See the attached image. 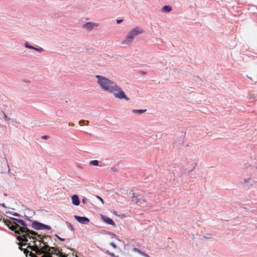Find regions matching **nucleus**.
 <instances>
[{"label":"nucleus","instance_id":"obj_1","mask_svg":"<svg viewBox=\"0 0 257 257\" xmlns=\"http://www.w3.org/2000/svg\"><path fill=\"white\" fill-rule=\"evenodd\" d=\"M3 222L5 225H7L11 230L14 231L16 234H18L19 235L17 236V239L19 241L25 242V243H20V248L22 250V246H25L28 241L29 239H32L31 242H33L35 243L34 241L37 240V235H38L36 232L29 230L28 228H20L16 224H13L8 220L4 218Z\"/></svg>","mask_w":257,"mask_h":257},{"label":"nucleus","instance_id":"obj_2","mask_svg":"<svg viewBox=\"0 0 257 257\" xmlns=\"http://www.w3.org/2000/svg\"><path fill=\"white\" fill-rule=\"evenodd\" d=\"M98 83L105 91L113 94L114 96H127L125 92L113 81L101 75H97Z\"/></svg>","mask_w":257,"mask_h":257},{"label":"nucleus","instance_id":"obj_3","mask_svg":"<svg viewBox=\"0 0 257 257\" xmlns=\"http://www.w3.org/2000/svg\"><path fill=\"white\" fill-rule=\"evenodd\" d=\"M144 31L142 29H140L138 27H136L132 29L127 34L126 38L123 40V44H128L131 43L134 39V37L140 34L143 33Z\"/></svg>","mask_w":257,"mask_h":257},{"label":"nucleus","instance_id":"obj_4","mask_svg":"<svg viewBox=\"0 0 257 257\" xmlns=\"http://www.w3.org/2000/svg\"><path fill=\"white\" fill-rule=\"evenodd\" d=\"M7 220L13 224H16L20 228H28L26 223L22 220L15 218H11V220Z\"/></svg>","mask_w":257,"mask_h":257},{"label":"nucleus","instance_id":"obj_5","mask_svg":"<svg viewBox=\"0 0 257 257\" xmlns=\"http://www.w3.org/2000/svg\"><path fill=\"white\" fill-rule=\"evenodd\" d=\"M32 226L34 229L37 230L44 229H50L51 228L50 226L39 223L37 221L33 222L32 223Z\"/></svg>","mask_w":257,"mask_h":257},{"label":"nucleus","instance_id":"obj_6","mask_svg":"<svg viewBox=\"0 0 257 257\" xmlns=\"http://www.w3.org/2000/svg\"><path fill=\"white\" fill-rule=\"evenodd\" d=\"M74 218L79 223L83 224H86L89 222V219L86 217H81L75 215Z\"/></svg>","mask_w":257,"mask_h":257},{"label":"nucleus","instance_id":"obj_7","mask_svg":"<svg viewBox=\"0 0 257 257\" xmlns=\"http://www.w3.org/2000/svg\"><path fill=\"white\" fill-rule=\"evenodd\" d=\"M98 26V24L92 22H87L85 24L83 25V28L88 30H92L94 27H97Z\"/></svg>","mask_w":257,"mask_h":257},{"label":"nucleus","instance_id":"obj_8","mask_svg":"<svg viewBox=\"0 0 257 257\" xmlns=\"http://www.w3.org/2000/svg\"><path fill=\"white\" fill-rule=\"evenodd\" d=\"M101 218L102 220L106 223L112 225L113 226H115L114 222L111 218L104 215H102Z\"/></svg>","mask_w":257,"mask_h":257},{"label":"nucleus","instance_id":"obj_9","mask_svg":"<svg viewBox=\"0 0 257 257\" xmlns=\"http://www.w3.org/2000/svg\"><path fill=\"white\" fill-rule=\"evenodd\" d=\"M72 201L73 205L78 206L80 204L79 199L77 195H74L72 197Z\"/></svg>","mask_w":257,"mask_h":257},{"label":"nucleus","instance_id":"obj_10","mask_svg":"<svg viewBox=\"0 0 257 257\" xmlns=\"http://www.w3.org/2000/svg\"><path fill=\"white\" fill-rule=\"evenodd\" d=\"M133 251H134V252H138V253H139V254H141L142 255L144 256L145 257H150L147 254H146V253L142 251L141 250H140L138 248L134 247L133 249Z\"/></svg>","mask_w":257,"mask_h":257},{"label":"nucleus","instance_id":"obj_11","mask_svg":"<svg viewBox=\"0 0 257 257\" xmlns=\"http://www.w3.org/2000/svg\"><path fill=\"white\" fill-rule=\"evenodd\" d=\"M172 10V7L169 5L164 6L162 8V11L165 13H169Z\"/></svg>","mask_w":257,"mask_h":257},{"label":"nucleus","instance_id":"obj_12","mask_svg":"<svg viewBox=\"0 0 257 257\" xmlns=\"http://www.w3.org/2000/svg\"><path fill=\"white\" fill-rule=\"evenodd\" d=\"M132 194L133 196L132 197V201L135 203L139 204L140 199L137 198V196L134 192H133Z\"/></svg>","mask_w":257,"mask_h":257},{"label":"nucleus","instance_id":"obj_13","mask_svg":"<svg viewBox=\"0 0 257 257\" xmlns=\"http://www.w3.org/2000/svg\"><path fill=\"white\" fill-rule=\"evenodd\" d=\"M147 111L146 109H133L132 110L133 113H143Z\"/></svg>","mask_w":257,"mask_h":257},{"label":"nucleus","instance_id":"obj_14","mask_svg":"<svg viewBox=\"0 0 257 257\" xmlns=\"http://www.w3.org/2000/svg\"><path fill=\"white\" fill-rule=\"evenodd\" d=\"M145 203V204H148L146 199H140L139 203V204H138L139 206H143Z\"/></svg>","mask_w":257,"mask_h":257},{"label":"nucleus","instance_id":"obj_15","mask_svg":"<svg viewBox=\"0 0 257 257\" xmlns=\"http://www.w3.org/2000/svg\"><path fill=\"white\" fill-rule=\"evenodd\" d=\"M98 163H99V162L97 160H93V161H91L89 162L90 165H91V166H98Z\"/></svg>","mask_w":257,"mask_h":257},{"label":"nucleus","instance_id":"obj_16","mask_svg":"<svg viewBox=\"0 0 257 257\" xmlns=\"http://www.w3.org/2000/svg\"><path fill=\"white\" fill-rule=\"evenodd\" d=\"M25 46L27 48H28V49H32V50H34V47H35L30 45V44L28 42H26L25 43Z\"/></svg>","mask_w":257,"mask_h":257},{"label":"nucleus","instance_id":"obj_17","mask_svg":"<svg viewBox=\"0 0 257 257\" xmlns=\"http://www.w3.org/2000/svg\"><path fill=\"white\" fill-rule=\"evenodd\" d=\"M34 50L39 52V53H41L42 52H44V49L42 48H37V47H34Z\"/></svg>","mask_w":257,"mask_h":257},{"label":"nucleus","instance_id":"obj_18","mask_svg":"<svg viewBox=\"0 0 257 257\" xmlns=\"http://www.w3.org/2000/svg\"><path fill=\"white\" fill-rule=\"evenodd\" d=\"M3 114L4 118L6 120L9 121L10 120V118H9L8 116L4 112H3Z\"/></svg>","mask_w":257,"mask_h":257},{"label":"nucleus","instance_id":"obj_19","mask_svg":"<svg viewBox=\"0 0 257 257\" xmlns=\"http://www.w3.org/2000/svg\"><path fill=\"white\" fill-rule=\"evenodd\" d=\"M55 236L56 237H57V238H58V239L59 240H60V241H64V240H65V239H64V238H61V237H59V236L58 235H57V234H55Z\"/></svg>","mask_w":257,"mask_h":257},{"label":"nucleus","instance_id":"obj_20","mask_svg":"<svg viewBox=\"0 0 257 257\" xmlns=\"http://www.w3.org/2000/svg\"><path fill=\"white\" fill-rule=\"evenodd\" d=\"M110 245H111V246L113 248H114V249L116 248V245H115L114 243H113V242H111V243H110Z\"/></svg>","mask_w":257,"mask_h":257},{"label":"nucleus","instance_id":"obj_21","mask_svg":"<svg viewBox=\"0 0 257 257\" xmlns=\"http://www.w3.org/2000/svg\"><path fill=\"white\" fill-rule=\"evenodd\" d=\"M96 197L101 201L102 204H104L103 200L98 196H96Z\"/></svg>","mask_w":257,"mask_h":257},{"label":"nucleus","instance_id":"obj_22","mask_svg":"<svg viewBox=\"0 0 257 257\" xmlns=\"http://www.w3.org/2000/svg\"><path fill=\"white\" fill-rule=\"evenodd\" d=\"M123 21L122 19H119L116 20V23L117 24H120Z\"/></svg>","mask_w":257,"mask_h":257},{"label":"nucleus","instance_id":"obj_23","mask_svg":"<svg viewBox=\"0 0 257 257\" xmlns=\"http://www.w3.org/2000/svg\"><path fill=\"white\" fill-rule=\"evenodd\" d=\"M85 122V120H81L79 121V123L80 125H83V123Z\"/></svg>","mask_w":257,"mask_h":257},{"label":"nucleus","instance_id":"obj_24","mask_svg":"<svg viewBox=\"0 0 257 257\" xmlns=\"http://www.w3.org/2000/svg\"><path fill=\"white\" fill-rule=\"evenodd\" d=\"M86 202V198H83L82 200V203H83V204H85Z\"/></svg>","mask_w":257,"mask_h":257},{"label":"nucleus","instance_id":"obj_25","mask_svg":"<svg viewBox=\"0 0 257 257\" xmlns=\"http://www.w3.org/2000/svg\"><path fill=\"white\" fill-rule=\"evenodd\" d=\"M48 138H49V136H43L42 137V139H47Z\"/></svg>","mask_w":257,"mask_h":257},{"label":"nucleus","instance_id":"obj_26","mask_svg":"<svg viewBox=\"0 0 257 257\" xmlns=\"http://www.w3.org/2000/svg\"><path fill=\"white\" fill-rule=\"evenodd\" d=\"M140 73L142 74H146V72L145 71H140Z\"/></svg>","mask_w":257,"mask_h":257},{"label":"nucleus","instance_id":"obj_27","mask_svg":"<svg viewBox=\"0 0 257 257\" xmlns=\"http://www.w3.org/2000/svg\"><path fill=\"white\" fill-rule=\"evenodd\" d=\"M24 81L25 82H26V83L30 82L29 81L27 80H24Z\"/></svg>","mask_w":257,"mask_h":257},{"label":"nucleus","instance_id":"obj_28","mask_svg":"<svg viewBox=\"0 0 257 257\" xmlns=\"http://www.w3.org/2000/svg\"><path fill=\"white\" fill-rule=\"evenodd\" d=\"M124 98H125L126 100H128L129 99V98L127 97H123Z\"/></svg>","mask_w":257,"mask_h":257},{"label":"nucleus","instance_id":"obj_29","mask_svg":"<svg viewBox=\"0 0 257 257\" xmlns=\"http://www.w3.org/2000/svg\"><path fill=\"white\" fill-rule=\"evenodd\" d=\"M86 122H87L86 125H88V124L89 123V121L87 120V121H86Z\"/></svg>","mask_w":257,"mask_h":257},{"label":"nucleus","instance_id":"obj_30","mask_svg":"<svg viewBox=\"0 0 257 257\" xmlns=\"http://www.w3.org/2000/svg\"><path fill=\"white\" fill-rule=\"evenodd\" d=\"M2 205L3 207H5V204H3Z\"/></svg>","mask_w":257,"mask_h":257},{"label":"nucleus","instance_id":"obj_31","mask_svg":"<svg viewBox=\"0 0 257 257\" xmlns=\"http://www.w3.org/2000/svg\"><path fill=\"white\" fill-rule=\"evenodd\" d=\"M70 226H71V228H72V226H71V224H70Z\"/></svg>","mask_w":257,"mask_h":257},{"label":"nucleus","instance_id":"obj_32","mask_svg":"<svg viewBox=\"0 0 257 257\" xmlns=\"http://www.w3.org/2000/svg\"><path fill=\"white\" fill-rule=\"evenodd\" d=\"M70 226H71V228H72V226H71V224H70Z\"/></svg>","mask_w":257,"mask_h":257},{"label":"nucleus","instance_id":"obj_33","mask_svg":"<svg viewBox=\"0 0 257 257\" xmlns=\"http://www.w3.org/2000/svg\"><path fill=\"white\" fill-rule=\"evenodd\" d=\"M70 226H71V228H72V226H71V224H70Z\"/></svg>","mask_w":257,"mask_h":257}]
</instances>
